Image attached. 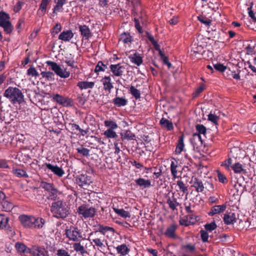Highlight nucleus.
I'll return each mask as SVG.
<instances>
[{
  "label": "nucleus",
  "mask_w": 256,
  "mask_h": 256,
  "mask_svg": "<svg viewBox=\"0 0 256 256\" xmlns=\"http://www.w3.org/2000/svg\"><path fill=\"white\" fill-rule=\"evenodd\" d=\"M94 231L89 234L88 240L90 242L94 249L104 254L107 252L106 250H109V248H106L108 242L104 236L108 232L114 236L116 230L112 227L104 226L100 224L94 226Z\"/></svg>",
  "instance_id": "obj_1"
},
{
  "label": "nucleus",
  "mask_w": 256,
  "mask_h": 256,
  "mask_svg": "<svg viewBox=\"0 0 256 256\" xmlns=\"http://www.w3.org/2000/svg\"><path fill=\"white\" fill-rule=\"evenodd\" d=\"M50 212L54 217L64 220L70 214V208L65 202L60 200L52 204Z\"/></svg>",
  "instance_id": "obj_2"
},
{
  "label": "nucleus",
  "mask_w": 256,
  "mask_h": 256,
  "mask_svg": "<svg viewBox=\"0 0 256 256\" xmlns=\"http://www.w3.org/2000/svg\"><path fill=\"white\" fill-rule=\"evenodd\" d=\"M4 96L13 104H20L24 102L23 93L20 89L16 87L9 86L5 90Z\"/></svg>",
  "instance_id": "obj_3"
},
{
  "label": "nucleus",
  "mask_w": 256,
  "mask_h": 256,
  "mask_svg": "<svg viewBox=\"0 0 256 256\" xmlns=\"http://www.w3.org/2000/svg\"><path fill=\"white\" fill-rule=\"evenodd\" d=\"M65 234L70 240L73 242H78L84 240L81 230L77 226H70L66 230Z\"/></svg>",
  "instance_id": "obj_4"
},
{
  "label": "nucleus",
  "mask_w": 256,
  "mask_h": 256,
  "mask_svg": "<svg viewBox=\"0 0 256 256\" xmlns=\"http://www.w3.org/2000/svg\"><path fill=\"white\" fill-rule=\"evenodd\" d=\"M48 66H50V69L54 72V73L61 78H68L70 76V72L67 71L66 69L63 70L60 65L56 62L52 61H47L46 62Z\"/></svg>",
  "instance_id": "obj_5"
},
{
  "label": "nucleus",
  "mask_w": 256,
  "mask_h": 256,
  "mask_svg": "<svg viewBox=\"0 0 256 256\" xmlns=\"http://www.w3.org/2000/svg\"><path fill=\"white\" fill-rule=\"evenodd\" d=\"M77 212L79 214L82 215L84 218H93L95 216L96 210L88 204H84L78 208Z\"/></svg>",
  "instance_id": "obj_6"
},
{
  "label": "nucleus",
  "mask_w": 256,
  "mask_h": 256,
  "mask_svg": "<svg viewBox=\"0 0 256 256\" xmlns=\"http://www.w3.org/2000/svg\"><path fill=\"white\" fill-rule=\"evenodd\" d=\"M10 218L4 214H0V229L4 230L6 234L10 236L15 234L12 227L9 224Z\"/></svg>",
  "instance_id": "obj_7"
},
{
  "label": "nucleus",
  "mask_w": 256,
  "mask_h": 256,
  "mask_svg": "<svg viewBox=\"0 0 256 256\" xmlns=\"http://www.w3.org/2000/svg\"><path fill=\"white\" fill-rule=\"evenodd\" d=\"M110 68L113 78L114 76L121 77L126 70V65L120 62L117 64H111L110 66Z\"/></svg>",
  "instance_id": "obj_8"
},
{
  "label": "nucleus",
  "mask_w": 256,
  "mask_h": 256,
  "mask_svg": "<svg viewBox=\"0 0 256 256\" xmlns=\"http://www.w3.org/2000/svg\"><path fill=\"white\" fill-rule=\"evenodd\" d=\"M52 98L54 101L64 106H72L73 105V100L72 98L58 94H53Z\"/></svg>",
  "instance_id": "obj_9"
},
{
  "label": "nucleus",
  "mask_w": 256,
  "mask_h": 256,
  "mask_svg": "<svg viewBox=\"0 0 256 256\" xmlns=\"http://www.w3.org/2000/svg\"><path fill=\"white\" fill-rule=\"evenodd\" d=\"M76 180L79 186L84 188H87L90 184L92 183L91 177L84 174L78 176Z\"/></svg>",
  "instance_id": "obj_10"
},
{
  "label": "nucleus",
  "mask_w": 256,
  "mask_h": 256,
  "mask_svg": "<svg viewBox=\"0 0 256 256\" xmlns=\"http://www.w3.org/2000/svg\"><path fill=\"white\" fill-rule=\"evenodd\" d=\"M22 224L26 228H34V216H32L21 215L19 216Z\"/></svg>",
  "instance_id": "obj_11"
},
{
  "label": "nucleus",
  "mask_w": 256,
  "mask_h": 256,
  "mask_svg": "<svg viewBox=\"0 0 256 256\" xmlns=\"http://www.w3.org/2000/svg\"><path fill=\"white\" fill-rule=\"evenodd\" d=\"M190 142L194 149L199 151L203 144V141L200 135L194 134L192 138H190Z\"/></svg>",
  "instance_id": "obj_12"
},
{
  "label": "nucleus",
  "mask_w": 256,
  "mask_h": 256,
  "mask_svg": "<svg viewBox=\"0 0 256 256\" xmlns=\"http://www.w3.org/2000/svg\"><path fill=\"white\" fill-rule=\"evenodd\" d=\"M197 220L194 215L193 214H188L180 219V224L182 226H187L191 224H195Z\"/></svg>",
  "instance_id": "obj_13"
},
{
  "label": "nucleus",
  "mask_w": 256,
  "mask_h": 256,
  "mask_svg": "<svg viewBox=\"0 0 256 256\" xmlns=\"http://www.w3.org/2000/svg\"><path fill=\"white\" fill-rule=\"evenodd\" d=\"M166 204H168L169 208L173 211L175 210H177V207L181 205V204L178 202L177 198L175 197L174 193H172L171 196H166Z\"/></svg>",
  "instance_id": "obj_14"
},
{
  "label": "nucleus",
  "mask_w": 256,
  "mask_h": 256,
  "mask_svg": "<svg viewBox=\"0 0 256 256\" xmlns=\"http://www.w3.org/2000/svg\"><path fill=\"white\" fill-rule=\"evenodd\" d=\"M223 220L226 225L233 224L236 222V214L232 211L226 212L224 215Z\"/></svg>",
  "instance_id": "obj_15"
},
{
  "label": "nucleus",
  "mask_w": 256,
  "mask_h": 256,
  "mask_svg": "<svg viewBox=\"0 0 256 256\" xmlns=\"http://www.w3.org/2000/svg\"><path fill=\"white\" fill-rule=\"evenodd\" d=\"M46 166V168L50 170L54 174L59 177H62L64 174V171L61 168L57 166H54L50 163H45L43 166Z\"/></svg>",
  "instance_id": "obj_16"
},
{
  "label": "nucleus",
  "mask_w": 256,
  "mask_h": 256,
  "mask_svg": "<svg viewBox=\"0 0 256 256\" xmlns=\"http://www.w3.org/2000/svg\"><path fill=\"white\" fill-rule=\"evenodd\" d=\"M101 82L103 85V88L105 91H108L109 93L111 92V90L114 86L112 82V79L110 76H105L102 80Z\"/></svg>",
  "instance_id": "obj_17"
},
{
  "label": "nucleus",
  "mask_w": 256,
  "mask_h": 256,
  "mask_svg": "<svg viewBox=\"0 0 256 256\" xmlns=\"http://www.w3.org/2000/svg\"><path fill=\"white\" fill-rule=\"evenodd\" d=\"M78 28L81 36L85 40H88L92 36V32L88 26L86 24L80 25Z\"/></svg>",
  "instance_id": "obj_18"
},
{
  "label": "nucleus",
  "mask_w": 256,
  "mask_h": 256,
  "mask_svg": "<svg viewBox=\"0 0 256 256\" xmlns=\"http://www.w3.org/2000/svg\"><path fill=\"white\" fill-rule=\"evenodd\" d=\"M226 206L225 204L222 205H216L212 206L210 212L208 213L210 216H213L214 214H220L224 212L226 210Z\"/></svg>",
  "instance_id": "obj_19"
},
{
  "label": "nucleus",
  "mask_w": 256,
  "mask_h": 256,
  "mask_svg": "<svg viewBox=\"0 0 256 256\" xmlns=\"http://www.w3.org/2000/svg\"><path fill=\"white\" fill-rule=\"evenodd\" d=\"M128 58L132 63L138 66L141 65L143 62L142 58L137 52H134L132 54H130L128 56Z\"/></svg>",
  "instance_id": "obj_20"
},
{
  "label": "nucleus",
  "mask_w": 256,
  "mask_h": 256,
  "mask_svg": "<svg viewBox=\"0 0 256 256\" xmlns=\"http://www.w3.org/2000/svg\"><path fill=\"white\" fill-rule=\"evenodd\" d=\"M136 184L139 186L142 189L148 188L151 186V182L149 180H145L144 178H140L135 180Z\"/></svg>",
  "instance_id": "obj_21"
},
{
  "label": "nucleus",
  "mask_w": 256,
  "mask_h": 256,
  "mask_svg": "<svg viewBox=\"0 0 256 256\" xmlns=\"http://www.w3.org/2000/svg\"><path fill=\"white\" fill-rule=\"evenodd\" d=\"M74 34L71 30H64L58 36V39L64 42L70 41Z\"/></svg>",
  "instance_id": "obj_22"
},
{
  "label": "nucleus",
  "mask_w": 256,
  "mask_h": 256,
  "mask_svg": "<svg viewBox=\"0 0 256 256\" xmlns=\"http://www.w3.org/2000/svg\"><path fill=\"white\" fill-rule=\"evenodd\" d=\"M15 247L18 252L22 254H29L30 248H28L26 244L23 243L18 242L15 244Z\"/></svg>",
  "instance_id": "obj_23"
},
{
  "label": "nucleus",
  "mask_w": 256,
  "mask_h": 256,
  "mask_svg": "<svg viewBox=\"0 0 256 256\" xmlns=\"http://www.w3.org/2000/svg\"><path fill=\"white\" fill-rule=\"evenodd\" d=\"M194 187L198 192H202L204 191V187L201 180L195 178L194 180Z\"/></svg>",
  "instance_id": "obj_24"
},
{
  "label": "nucleus",
  "mask_w": 256,
  "mask_h": 256,
  "mask_svg": "<svg viewBox=\"0 0 256 256\" xmlns=\"http://www.w3.org/2000/svg\"><path fill=\"white\" fill-rule=\"evenodd\" d=\"M181 249L187 253H194L196 251V247L195 244L188 243L181 245Z\"/></svg>",
  "instance_id": "obj_25"
},
{
  "label": "nucleus",
  "mask_w": 256,
  "mask_h": 256,
  "mask_svg": "<svg viewBox=\"0 0 256 256\" xmlns=\"http://www.w3.org/2000/svg\"><path fill=\"white\" fill-rule=\"evenodd\" d=\"M176 184L179 188L176 190L182 192L183 194H186V196H187L188 194V185L186 182L185 184L182 180H180L177 181Z\"/></svg>",
  "instance_id": "obj_26"
},
{
  "label": "nucleus",
  "mask_w": 256,
  "mask_h": 256,
  "mask_svg": "<svg viewBox=\"0 0 256 256\" xmlns=\"http://www.w3.org/2000/svg\"><path fill=\"white\" fill-rule=\"evenodd\" d=\"M68 0H57L56 6L53 8L52 16H54L57 12L62 11V6L65 4Z\"/></svg>",
  "instance_id": "obj_27"
},
{
  "label": "nucleus",
  "mask_w": 256,
  "mask_h": 256,
  "mask_svg": "<svg viewBox=\"0 0 256 256\" xmlns=\"http://www.w3.org/2000/svg\"><path fill=\"white\" fill-rule=\"evenodd\" d=\"M114 104L118 107H121L127 104L128 100L124 98L116 96L112 100Z\"/></svg>",
  "instance_id": "obj_28"
},
{
  "label": "nucleus",
  "mask_w": 256,
  "mask_h": 256,
  "mask_svg": "<svg viewBox=\"0 0 256 256\" xmlns=\"http://www.w3.org/2000/svg\"><path fill=\"white\" fill-rule=\"evenodd\" d=\"M232 170L236 174H246V172L244 169L242 165L240 162H236L231 166Z\"/></svg>",
  "instance_id": "obj_29"
},
{
  "label": "nucleus",
  "mask_w": 256,
  "mask_h": 256,
  "mask_svg": "<svg viewBox=\"0 0 256 256\" xmlns=\"http://www.w3.org/2000/svg\"><path fill=\"white\" fill-rule=\"evenodd\" d=\"M160 124L162 127L166 128L168 130H172L174 128L172 122L165 118H162Z\"/></svg>",
  "instance_id": "obj_30"
},
{
  "label": "nucleus",
  "mask_w": 256,
  "mask_h": 256,
  "mask_svg": "<svg viewBox=\"0 0 256 256\" xmlns=\"http://www.w3.org/2000/svg\"><path fill=\"white\" fill-rule=\"evenodd\" d=\"M50 0H42L38 10V12L40 15L44 16L46 11V8Z\"/></svg>",
  "instance_id": "obj_31"
},
{
  "label": "nucleus",
  "mask_w": 256,
  "mask_h": 256,
  "mask_svg": "<svg viewBox=\"0 0 256 256\" xmlns=\"http://www.w3.org/2000/svg\"><path fill=\"white\" fill-rule=\"evenodd\" d=\"M184 134H181L178 138V142L176 152L178 154H180L183 150L184 144Z\"/></svg>",
  "instance_id": "obj_32"
},
{
  "label": "nucleus",
  "mask_w": 256,
  "mask_h": 256,
  "mask_svg": "<svg viewBox=\"0 0 256 256\" xmlns=\"http://www.w3.org/2000/svg\"><path fill=\"white\" fill-rule=\"evenodd\" d=\"M120 40L124 44H130L132 41V38L130 33L124 32L120 34Z\"/></svg>",
  "instance_id": "obj_33"
},
{
  "label": "nucleus",
  "mask_w": 256,
  "mask_h": 256,
  "mask_svg": "<svg viewBox=\"0 0 256 256\" xmlns=\"http://www.w3.org/2000/svg\"><path fill=\"white\" fill-rule=\"evenodd\" d=\"M177 228L176 225L175 224H172L168 228H167L164 234L168 237L171 238H175L176 235H175V232Z\"/></svg>",
  "instance_id": "obj_34"
},
{
  "label": "nucleus",
  "mask_w": 256,
  "mask_h": 256,
  "mask_svg": "<svg viewBox=\"0 0 256 256\" xmlns=\"http://www.w3.org/2000/svg\"><path fill=\"white\" fill-rule=\"evenodd\" d=\"M116 251L118 254H120L121 256H124L128 254L130 250L128 248L126 244H122L118 246L116 248Z\"/></svg>",
  "instance_id": "obj_35"
},
{
  "label": "nucleus",
  "mask_w": 256,
  "mask_h": 256,
  "mask_svg": "<svg viewBox=\"0 0 256 256\" xmlns=\"http://www.w3.org/2000/svg\"><path fill=\"white\" fill-rule=\"evenodd\" d=\"M94 86V82H79L77 84V86H78L79 88L81 90L92 88Z\"/></svg>",
  "instance_id": "obj_36"
},
{
  "label": "nucleus",
  "mask_w": 256,
  "mask_h": 256,
  "mask_svg": "<svg viewBox=\"0 0 256 256\" xmlns=\"http://www.w3.org/2000/svg\"><path fill=\"white\" fill-rule=\"evenodd\" d=\"M4 28V32L6 34H10L14 30V26L9 20L0 25Z\"/></svg>",
  "instance_id": "obj_37"
},
{
  "label": "nucleus",
  "mask_w": 256,
  "mask_h": 256,
  "mask_svg": "<svg viewBox=\"0 0 256 256\" xmlns=\"http://www.w3.org/2000/svg\"><path fill=\"white\" fill-rule=\"evenodd\" d=\"M178 162H175L174 161H172L170 164V170L172 174V179L174 180L176 178H178L179 177V176H178Z\"/></svg>",
  "instance_id": "obj_38"
},
{
  "label": "nucleus",
  "mask_w": 256,
  "mask_h": 256,
  "mask_svg": "<svg viewBox=\"0 0 256 256\" xmlns=\"http://www.w3.org/2000/svg\"><path fill=\"white\" fill-rule=\"evenodd\" d=\"M2 210L8 212L12 210L14 205L12 202L6 200V198L2 200Z\"/></svg>",
  "instance_id": "obj_39"
},
{
  "label": "nucleus",
  "mask_w": 256,
  "mask_h": 256,
  "mask_svg": "<svg viewBox=\"0 0 256 256\" xmlns=\"http://www.w3.org/2000/svg\"><path fill=\"white\" fill-rule=\"evenodd\" d=\"M108 62L104 64L102 61H98L94 68V72L98 73L100 72H104L108 69Z\"/></svg>",
  "instance_id": "obj_40"
},
{
  "label": "nucleus",
  "mask_w": 256,
  "mask_h": 256,
  "mask_svg": "<svg viewBox=\"0 0 256 256\" xmlns=\"http://www.w3.org/2000/svg\"><path fill=\"white\" fill-rule=\"evenodd\" d=\"M12 173L18 178H28V176L26 170L20 168H13Z\"/></svg>",
  "instance_id": "obj_41"
},
{
  "label": "nucleus",
  "mask_w": 256,
  "mask_h": 256,
  "mask_svg": "<svg viewBox=\"0 0 256 256\" xmlns=\"http://www.w3.org/2000/svg\"><path fill=\"white\" fill-rule=\"evenodd\" d=\"M136 136L130 130H126L124 133L121 134V138L122 140H135Z\"/></svg>",
  "instance_id": "obj_42"
},
{
  "label": "nucleus",
  "mask_w": 256,
  "mask_h": 256,
  "mask_svg": "<svg viewBox=\"0 0 256 256\" xmlns=\"http://www.w3.org/2000/svg\"><path fill=\"white\" fill-rule=\"evenodd\" d=\"M72 247L75 251L80 252L82 255L86 252L84 246L79 242L74 243Z\"/></svg>",
  "instance_id": "obj_43"
},
{
  "label": "nucleus",
  "mask_w": 256,
  "mask_h": 256,
  "mask_svg": "<svg viewBox=\"0 0 256 256\" xmlns=\"http://www.w3.org/2000/svg\"><path fill=\"white\" fill-rule=\"evenodd\" d=\"M34 228H41L45 224V220L42 218H36L34 216Z\"/></svg>",
  "instance_id": "obj_44"
},
{
  "label": "nucleus",
  "mask_w": 256,
  "mask_h": 256,
  "mask_svg": "<svg viewBox=\"0 0 256 256\" xmlns=\"http://www.w3.org/2000/svg\"><path fill=\"white\" fill-rule=\"evenodd\" d=\"M114 211L118 216L124 218H130V212L123 208H114Z\"/></svg>",
  "instance_id": "obj_45"
},
{
  "label": "nucleus",
  "mask_w": 256,
  "mask_h": 256,
  "mask_svg": "<svg viewBox=\"0 0 256 256\" xmlns=\"http://www.w3.org/2000/svg\"><path fill=\"white\" fill-rule=\"evenodd\" d=\"M40 74L42 77L44 78L46 80L54 81V74L52 72H42Z\"/></svg>",
  "instance_id": "obj_46"
},
{
  "label": "nucleus",
  "mask_w": 256,
  "mask_h": 256,
  "mask_svg": "<svg viewBox=\"0 0 256 256\" xmlns=\"http://www.w3.org/2000/svg\"><path fill=\"white\" fill-rule=\"evenodd\" d=\"M40 186L44 188V190H46L48 192L52 190H54V189L55 188L53 184L48 183L44 181H42L40 182Z\"/></svg>",
  "instance_id": "obj_47"
},
{
  "label": "nucleus",
  "mask_w": 256,
  "mask_h": 256,
  "mask_svg": "<svg viewBox=\"0 0 256 256\" xmlns=\"http://www.w3.org/2000/svg\"><path fill=\"white\" fill-rule=\"evenodd\" d=\"M198 20L202 24H204L206 26H210L211 25L212 20L206 16L202 15H200L198 16Z\"/></svg>",
  "instance_id": "obj_48"
},
{
  "label": "nucleus",
  "mask_w": 256,
  "mask_h": 256,
  "mask_svg": "<svg viewBox=\"0 0 256 256\" xmlns=\"http://www.w3.org/2000/svg\"><path fill=\"white\" fill-rule=\"evenodd\" d=\"M10 20V15L4 11L0 12V25L9 21Z\"/></svg>",
  "instance_id": "obj_49"
},
{
  "label": "nucleus",
  "mask_w": 256,
  "mask_h": 256,
  "mask_svg": "<svg viewBox=\"0 0 256 256\" xmlns=\"http://www.w3.org/2000/svg\"><path fill=\"white\" fill-rule=\"evenodd\" d=\"M25 22V18H20L16 26V30L18 33L21 32L24 28V24Z\"/></svg>",
  "instance_id": "obj_50"
},
{
  "label": "nucleus",
  "mask_w": 256,
  "mask_h": 256,
  "mask_svg": "<svg viewBox=\"0 0 256 256\" xmlns=\"http://www.w3.org/2000/svg\"><path fill=\"white\" fill-rule=\"evenodd\" d=\"M104 134L108 138H116L118 137L116 133L111 129H108L106 130Z\"/></svg>",
  "instance_id": "obj_51"
},
{
  "label": "nucleus",
  "mask_w": 256,
  "mask_h": 256,
  "mask_svg": "<svg viewBox=\"0 0 256 256\" xmlns=\"http://www.w3.org/2000/svg\"><path fill=\"white\" fill-rule=\"evenodd\" d=\"M130 91L132 96H134L136 100L139 99L140 98V91L136 89L134 86H132L130 87Z\"/></svg>",
  "instance_id": "obj_52"
},
{
  "label": "nucleus",
  "mask_w": 256,
  "mask_h": 256,
  "mask_svg": "<svg viewBox=\"0 0 256 256\" xmlns=\"http://www.w3.org/2000/svg\"><path fill=\"white\" fill-rule=\"evenodd\" d=\"M78 152L84 156H90V150L84 147H80L76 148Z\"/></svg>",
  "instance_id": "obj_53"
},
{
  "label": "nucleus",
  "mask_w": 256,
  "mask_h": 256,
  "mask_svg": "<svg viewBox=\"0 0 256 256\" xmlns=\"http://www.w3.org/2000/svg\"><path fill=\"white\" fill-rule=\"evenodd\" d=\"M104 123L106 126L109 128L108 129L114 130L118 127L117 124L112 120H106L104 121Z\"/></svg>",
  "instance_id": "obj_54"
},
{
  "label": "nucleus",
  "mask_w": 256,
  "mask_h": 256,
  "mask_svg": "<svg viewBox=\"0 0 256 256\" xmlns=\"http://www.w3.org/2000/svg\"><path fill=\"white\" fill-rule=\"evenodd\" d=\"M206 231L208 232H212V230L216 229L217 226L214 222H212L210 224H206L204 226Z\"/></svg>",
  "instance_id": "obj_55"
},
{
  "label": "nucleus",
  "mask_w": 256,
  "mask_h": 256,
  "mask_svg": "<svg viewBox=\"0 0 256 256\" xmlns=\"http://www.w3.org/2000/svg\"><path fill=\"white\" fill-rule=\"evenodd\" d=\"M58 190L55 188L54 190L48 192V199L52 200H56L58 197Z\"/></svg>",
  "instance_id": "obj_56"
},
{
  "label": "nucleus",
  "mask_w": 256,
  "mask_h": 256,
  "mask_svg": "<svg viewBox=\"0 0 256 256\" xmlns=\"http://www.w3.org/2000/svg\"><path fill=\"white\" fill-rule=\"evenodd\" d=\"M196 130L198 132V133H196V134H199V135H200V134H202L204 135L206 134V128L204 125L198 124L196 126Z\"/></svg>",
  "instance_id": "obj_57"
},
{
  "label": "nucleus",
  "mask_w": 256,
  "mask_h": 256,
  "mask_svg": "<svg viewBox=\"0 0 256 256\" xmlns=\"http://www.w3.org/2000/svg\"><path fill=\"white\" fill-rule=\"evenodd\" d=\"M27 74L30 76L37 78L40 76L38 72L36 71V68L33 67L30 68L27 70Z\"/></svg>",
  "instance_id": "obj_58"
},
{
  "label": "nucleus",
  "mask_w": 256,
  "mask_h": 256,
  "mask_svg": "<svg viewBox=\"0 0 256 256\" xmlns=\"http://www.w3.org/2000/svg\"><path fill=\"white\" fill-rule=\"evenodd\" d=\"M220 120V118L212 114H210L208 115V120L212 122L215 125L218 124V120Z\"/></svg>",
  "instance_id": "obj_59"
},
{
  "label": "nucleus",
  "mask_w": 256,
  "mask_h": 256,
  "mask_svg": "<svg viewBox=\"0 0 256 256\" xmlns=\"http://www.w3.org/2000/svg\"><path fill=\"white\" fill-rule=\"evenodd\" d=\"M24 3L20 0H18L16 4L14 6V12L16 13L18 12L22 8V6L24 5Z\"/></svg>",
  "instance_id": "obj_60"
},
{
  "label": "nucleus",
  "mask_w": 256,
  "mask_h": 256,
  "mask_svg": "<svg viewBox=\"0 0 256 256\" xmlns=\"http://www.w3.org/2000/svg\"><path fill=\"white\" fill-rule=\"evenodd\" d=\"M214 67L216 70L221 72H224L227 68L226 66L220 63L214 64Z\"/></svg>",
  "instance_id": "obj_61"
},
{
  "label": "nucleus",
  "mask_w": 256,
  "mask_h": 256,
  "mask_svg": "<svg viewBox=\"0 0 256 256\" xmlns=\"http://www.w3.org/2000/svg\"><path fill=\"white\" fill-rule=\"evenodd\" d=\"M232 158H228L225 160L221 164L222 166H224L226 170H229L230 167L232 166Z\"/></svg>",
  "instance_id": "obj_62"
},
{
  "label": "nucleus",
  "mask_w": 256,
  "mask_h": 256,
  "mask_svg": "<svg viewBox=\"0 0 256 256\" xmlns=\"http://www.w3.org/2000/svg\"><path fill=\"white\" fill-rule=\"evenodd\" d=\"M200 236L203 242H208V232L204 230H201L200 231Z\"/></svg>",
  "instance_id": "obj_63"
},
{
  "label": "nucleus",
  "mask_w": 256,
  "mask_h": 256,
  "mask_svg": "<svg viewBox=\"0 0 256 256\" xmlns=\"http://www.w3.org/2000/svg\"><path fill=\"white\" fill-rule=\"evenodd\" d=\"M56 255L57 256H71L67 250L63 248L58 250Z\"/></svg>",
  "instance_id": "obj_64"
}]
</instances>
